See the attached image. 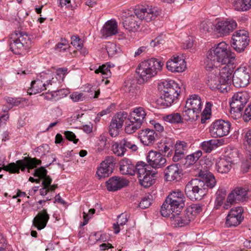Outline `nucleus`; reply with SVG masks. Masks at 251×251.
<instances>
[{
	"label": "nucleus",
	"mask_w": 251,
	"mask_h": 251,
	"mask_svg": "<svg viewBox=\"0 0 251 251\" xmlns=\"http://www.w3.org/2000/svg\"><path fill=\"white\" fill-rule=\"evenodd\" d=\"M235 60L234 53L225 42L219 43L207 51L204 62L205 69L206 71L215 69L218 74L223 84L221 92H226L229 88Z\"/></svg>",
	"instance_id": "nucleus-1"
},
{
	"label": "nucleus",
	"mask_w": 251,
	"mask_h": 251,
	"mask_svg": "<svg viewBox=\"0 0 251 251\" xmlns=\"http://www.w3.org/2000/svg\"><path fill=\"white\" fill-rule=\"evenodd\" d=\"M161 13V9L156 6H147L136 8L133 13L128 12L124 15L123 26L129 31H136L139 29L142 22H150L155 20Z\"/></svg>",
	"instance_id": "nucleus-2"
},
{
	"label": "nucleus",
	"mask_w": 251,
	"mask_h": 251,
	"mask_svg": "<svg viewBox=\"0 0 251 251\" xmlns=\"http://www.w3.org/2000/svg\"><path fill=\"white\" fill-rule=\"evenodd\" d=\"M161 92V103L166 107L170 106L176 100L181 92L179 85L173 80H165L158 85Z\"/></svg>",
	"instance_id": "nucleus-3"
},
{
	"label": "nucleus",
	"mask_w": 251,
	"mask_h": 251,
	"mask_svg": "<svg viewBox=\"0 0 251 251\" xmlns=\"http://www.w3.org/2000/svg\"><path fill=\"white\" fill-rule=\"evenodd\" d=\"M185 198L183 193L180 190H176L167 197L163 204L161 209V215L165 217L171 215L172 212H180L184 206Z\"/></svg>",
	"instance_id": "nucleus-4"
},
{
	"label": "nucleus",
	"mask_w": 251,
	"mask_h": 251,
	"mask_svg": "<svg viewBox=\"0 0 251 251\" xmlns=\"http://www.w3.org/2000/svg\"><path fill=\"white\" fill-rule=\"evenodd\" d=\"M163 64L155 58H152L141 62L136 69V72L144 81L156 75L162 70Z\"/></svg>",
	"instance_id": "nucleus-5"
},
{
	"label": "nucleus",
	"mask_w": 251,
	"mask_h": 251,
	"mask_svg": "<svg viewBox=\"0 0 251 251\" xmlns=\"http://www.w3.org/2000/svg\"><path fill=\"white\" fill-rule=\"evenodd\" d=\"M9 44L13 52L20 54L30 47L31 40L25 32L15 31L9 35Z\"/></svg>",
	"instance_id": "nucleus-6"
},
{
	"label": "nucleus",
	"mask_w": 251,
	"mask_h": 251,
	"mask_svg": "<svg viewBox=\"0 0 251 251\" xmlns=\"http://www.w3.org/2000/svg\"><path fill=\"white\" fill-rule=\"evenodd\" d=\"M250 95L246 91H238L233 94L230 101L231 117L238 119L242 116V111L250 99Z\"/></svg>",
	"instance_id": "nucleus-7"
},
{
	"label": "nucleus",
	"mask_w": 251,
	"mask_h": 251,
	"mask_svg": "<svg viewBox=\"0 0 251 251\" xmlns=\"http://www.w3.org/2000/svg\"><path fill=\"white\" fill-rule=\"evenodd\" d=\"M146 114L145 109L142 107L134 108L126 122L125 132L131 134L139 129L144 122Z\"/></svg>",
	"instance_id": "nucleus-8"
},
{
	"label": "nucleus",
	"mask_w": 251,
	"mask_h": 251,
	"mask_svg": "<svg viewBox=\"0 0 251 251\" xmlns=\"http://www.w3.org/2000/svg\"><path fill=\"white\" fill-rule=\"evenodd\" d=\"M41 164V161L36 158L25 157L23 160H19L16 163H11L7 166L3 165L2 168L0 167V172L3 169L11 173H19L20 169L24 171L25 168H27L28 172H29L30 169H32Z\"/></svg>",
	"instance_id": "nucleus-9"
},
{
	"label": "nucleus",
	"mask_w": 251,
	"mask_h": 251,
	"mask_svg": "<svg viewBox=\"0 0 251 251\" xmlns=\"http://www.w3.org/2000/svg\"><path fill=\"white\" fill-rule=\"evenodd\" d=\"M185 193L192 201L200 200L206 193L205 184L201 178L192 179L186 185Z\"/></svg>",
	"instance_id": "nucleus-10"
},
{
	"label": "nucleus",
	"mask_w": 251,
	"mask_h": 251,
	"mask_svg": "<svg viewBox=\"0 0 251 251\" xmlns=\"http://www.w3.org/2000/svg\"><path fill=\"white\" fill-rule=\"evenodd\" d=\"M40 78L31 82V87L27 91L28 94L32 95L39 93L46 89V86L49 87V85H56L58 83L57 78L51 77L50 74L42 73Z\"/></svg>",
	"instance_id": "nucleus-11"
},
{
	"label": "nucleus",
	"mask_w": 251,
	"mask_h": 251,
	"mask_svg": "<svg viewBox=\"0 0 251 251\" xmlns=\"http://www.w3.org/2000/svg\"><path fill=\"white\" fill-rule=\"evenodd\" d=\"M248 32L245 30H238L232 36L231 46L237 52H243L249 44Z\"/></svg>",
	"instance_id": "nucleus-12"
},
{
	"label": "nucleus",
	"mask_w": 251,
	"mask_h": 251,
	"mask_svg": "<svg viewBox=\"0 0 251 251\" xmlns=\"http://www.w3.org/2000/svg\"><path fill=\"white\" fill-rule=\"evenodd\" d=\"M230 127L231 125L228 121L218 120L212 123L209 128V131L213 137H222L228 134Z\"/></svg>",
	"instance_id": "nucleus-13"
},
{
	"label": "nucleus",
	"mask_w": 251,
	"mask_h": 251,
	"mask_svg": "<svg viewBox=\"0 0 251 251\" xmlns=\"http://www.w3.org/2000/svg\"><path fill=\"white\" fill-rule=\"evenodd\" d=\"M250 78V75L248 69L245 66L240 67L233 74V84L237 88L244 87L249 83Z\"/></svg>",
	"instance_id": "nucleus-14"
},
{
	"label": "nucleus",
	"mask_w": 251,
	"mask_h": 251,
	"mask_svg": "<svg viewBox=\"0 0 251 251\" xmlns=\"http://www.w3.org/2000/svg\"><path fill=\"white\" fill-rule=\"evenodd\" d=\"M247 198V190L242 187H237L228 195L224 204V208L227 209L237 201H242Z\"/></svg>",
	"instance_id": "nucleus-15"
},
{
	"label": "nucleus",
	"mask_w": 251,
	"mask_h": 251,
	"mask_svg": "<svg viewBox=\"0 0 251 251\" xmlns=\"http://www.w3.org/2000/svg\"><path fill=\"white\" fill-rule=\"evenodd\" d=\"M237 27L236 22L231 19L219 21L214 25V30L222 36L229 35Z\"/></svg>",
	"instance_id": "nucleus-16"
},
{
	"label": "nucleus",
	"mask_w": 251,
	"mask_h": 251,
	"mask_svg": "<svg viewBox=\"0 0 251 251\" xmlns=\"http://www.w3.org/2000/svg\"><path fill=\"white\" fill-rule=\"evenodd\" d=\"M127 117V113L125 111L118 112L114 116L109 127V132L112 137L118 134L119 130L122 127Z\"/></svg>",
	"instance_id": "nucleus-17"
},
{
	"label": "nucleus",
	"mask_w": 251,
	"mask_h": 251,
	"mask_svg": "<svg viewBox=\"0 0 251 251\" xmlns=\"http://www.w3.org/2000/svg\"><path fill=\"white\" fill-rule=\"evenodd\" d=\"M115 159L111 156H107L98 168L97 175L101 178L108 176L113 172Z\"/></svg>",
	"instance_id": "nucleus-18"
},
{
	"label": "nucleus",
	"mask_w": 251,
	"mask_h": 251,
	"mask_svg": "<svg viewBox=\"0 0 251 251\" xmlns=\"http://www.w3.org/2000/svg\"><path fill=\"white\" fill-rule=\"evenodd\" d=\"M243 209L242 207H236L232 208L226 217V224L228 227L236 226L242 221V217Z\"/></svg>",
	"instance_id": "nucleus-19"
},
{
	"label": "nucleus",
	"mask_w": 251,
	"mask_h": 251,
	"mask_svg": "<svg viewBox=\"0 0 251 251\" xmlns=\"http://www.w3.org/2000/svg\"><path fill=\"white\" fill-rule=\"evenodd\" d=\"M167 69L172 73H181L186 69L185 60L178 56L170 58L166 63Z\"/></svg>",
	"instance_id": "nucleus-20"
},
{
	"label": "nucleus",
	"mask_w": 251,
	"mask_h": 251,
	"mask_svg": "<svg viewBox=\"0 0 251 251\" xmlns=\"http://www.w3.org/2000/svg\"><path fill=\"white\" fill-rule=\"evenodd\" d=\"M149 165L153 168H161L165 166L166 159L163 155L156 151H150L147 157Z\"/></svg>",
	"instance_id": "nucleus-21"
},
{
	"label": "nucleus",
	"mask_w": 251,
	"mask_h": 251,
	"mask_svg": "<svg viewBox=\"0 0 251 251\" xmlns=\"http://www.w3.org/2000/svg\"><path fill=\"white\" fill-rule=\"evenodd\" d=\"M129 181L123 177L113 176L106 182L108 191L115 192L126 186Z\"/></svg>",
	"instance_id": "nucleus-22"
},
{
	"label": "nucleus",
	"mask_w": 251,
	"mask_h": 251,
	"mask_svg": "<svg viewBox=\"0 0 251 251\" xmlns=\"http://www.w3.org/2000/svg\"><path fill=\"white\" fill-rule=\"evenodd\" d=\"M157 134L153 129L146 128L139 131L138 138L141 142L145 146H151L154 144Z\"/></svg>",
	"instance_id": "nucleus-23"
},
{
	"label": "nucleus",
	"mask_w": 251,
	"mask_h": 251,
	"mask_svg": "<svg viewBox=\"0 0 251 251\" xmlns=\"http://www.w3.org/2000/svg\"><path fill=\"white\" fill-rule=\"evenodd\" d=\"M179 213L172 212L171 215L169 216L175 226L182 227L187 225L190 222L193 220V216H189L186 213L183 215H179Z\"/></svg>",
	"instance_id": "nucleus-24"
},
{
	"label": "nucleus",
	"mask_w": 251,
	"mask_h": 251,
	"mask_svg": "<svg viewBox=\"0 0 251 251\" xmlns=\"http://www.w3.org/2000/svg\"><path fill=\"white\" fill-rule=\"evenodd\" d=\"M207 84L212 90H218L221 92V87H223V84L221 79L217 74V72L213 69V71H207Z\"/></svg>",
	"instance_id": "nucleus-25"
},
{
	"label": "nucleus",
	"mask_w": 251,
	"mask_h": 251,
	"mask_svg": "<svg viewBox=\"0 0 251 251\" xmlns=\"http://www.w3.org/2000/svg\"><path fill=\"white\" fill-rule=\"evenodd\" d=\"M181 171L177 164L168 166L165 170V177L167 181L178 180L181 178Z\"/></svg>",
	"instance_id": "nucleus-26"
},
{
	"label": "nucleus",
	"mask_w": 251,
	"mask_h": 251,
	"mask_svg": "<svg viewBox=\"0 0 251 251\" xmlns=\"http://www.w3.org/2000/svg\"><path fill=\"white\" fill-rule=\"evenodd\" d=\"M102 36L107 37L118 33V25L115 20H110L106 22L100 30Z\"/></svg>",
	"instance_id": "nucleus-27"
},
{
	"label": "nucleus",
	"mask_w": 251,
	"mask_h": 251,
	"mask_svg": "<svg viewBox=\"0 0 251 251\" xmlns=\"http://www.w3.org/2000/svg\"><path fill=\"white\" fill-rule=\"evenodd\" d=\"M49 219V215L47 210L44 209L42 212L34 217L33 220V225L38 229L41 230L45 227Z\"/></svg>",
	"instance_id": "nucleus-28"
},
{
	"label": "nucleus",
	"mask_w": 251,
	"mask_h": 251,
	"mask_svg": "<svg viewBox=\"0 0 251 251\" xmlns=\"http://www.w3.org/2000/svg\"><path fill=\"white\" fill-rule=\"evenodd\" d=\"M199 177L202 179L201 180L205 184V189L206 190L207 188H212L216 184V181L213 175L207 171H201L199 173Z\"/></svg>",
	"instance_id": "nucleus-29"
},
{
	"label": "nucleus",
	"mask_w": 251,
	"mask_h": 251,
	"mask_svg": "<svg viewBox=\"0 0 251 251\" xmlns=\"http://www.w3.org/2000/svg\"><path fill=\"white\" fill-rule=\"evenodd\" d=\"M119 169L123 175L133 176L135 174V166L132 164L130 160L126 158H123L120 162Z\"/></svg>",
	"instance_id": "nucleus-30"
},
{
	"label": "nucleus",
	"mask_w": 251,
	"mask_h": 251,
	"mask_svg": "<svg viewBox=\"0 0 251 251\" xmlns=\"http://www.w3.org/2000/svg\"><path fill=\"white\" fill-rule=\"evenodd\" d=\"M185 108H191L201 112L202 102L200 97L195 94L190 96L186 102Z\"/></svg>",
	"instance_id": "nucleus-31"
},
{
	"label": "nucleus",
	"mask_w": 251,
	"mask_h": 251,
	"mask_svg": "<svg viewBox=\"0 0 251 251\" xmlns=\"http://www.w3.org/2000/svg\"><path fill=\"white\" fill-rule=\"evenodd\" d=\"M216 166L218 172L227 173L231 168V162L230 158H222L217 161Z\"/></svg>",
	"instance_id": "nucleus-32"
},
{
	"label": "nucleus",
	"mask_w": 251,
	"mask_h": 251,
	"mask_svg": "<svg viewBox=\"0 0 251 251\" xmlns=\"http://www.w3.org/2000/svg\"><path fill=\"white\" fill-rule=\"evenodd\" d=\"M47 171L45 168L41 167L36 169L33 174L34 176H38L43 179L42 184L44 186L49 187L51 183V178L47 175Z\"/></svg>",
	"instance_id": "nucleus-33"
},
{
	"label": "nucleus",
	"mask_w": 251,
	"mask_h": 251,
	"mask_svg": "<svg viewBox=\"0 0 251 251\" xmlns=\"http://www.w3.org/2000/svg\"><path fill=\"white\" fill-rule=\"evenodd\" d=\"M156 172L153 171L146 174L139 180L140 184L143 187L147 188L152 185L154 182Z\"/></svg>",
	"instance_id": "nucleus-34"
},
{
	"label": "nucleus",
	"mask_w": 251,
	"mask_h": 251,
	"mask_svg": "<svg viewBox=\"0 0 251 251\" xmlns=\"http://www.w3.org/2000/svg\"><path fill=\"white\" fill-rule=\"evenodd\" d=\"M201 112L191 108H185L183 111V117L187 121H196Z\"/></svg>",
	"instance_id": "nucleus-35"
},
{
	"label": "nucleus",
	"mask_w": 251,
	"mask_h": 251,
	"mask_svg": "<svg viewBox=\"0 0 251 251\" xmlns=\"http://www.w3.org/2000/svg\"><path fill=\"white\" fill-rule=\"evenodd\" d=\"M135 168V174L137 175L138 179H140V177H142L146 174L150 173L152 170L148 169L149 168V166L145 162H138Z\"/></svg>",
	"instance_id": "nucleus-36"
},
{
	"label": "nucleus",
	"mask_w": 251,
	"mask_h": 251,
	"mask_svg": "<svg viewBox=\"0 0 251 251\" xmlns=\"http://www.w3.org/2000/svg\"><path fill=\"white\" fill-rule=\"evenodd\" d=\"M101 50L103 51H106L109 56L114 55L117 53L121 51V49L117 45L112 42H107L104 47H102Z\"/></svg>",
	"instance_id": "nucleus-37"
},
{
	"label": "nucleus",
	"mask_w": 251,
	"mask_h": 251,
	"mask_svg": "<svg viewBox=\"0 0 251 251\" xmlns=\"http://www.w3.org/2000/svg\"><path fill=\"white\" fill-rule=\"evenodd\" d=\"M128 217L127 214L122 213L118 217L117 223L113 224L114 233L118 234L119 233L120 231V226L126 225Z\"/></svg>",
	"instance_id": "nucleus-38"
},
{
	"label": "nucleus",
	"mask_w": 251,
	"mask_h": 251,
	"mask_svg": "<svg viewBox=\"0 0 251 251\" xmlns=\"http://www.w3.org/2000/svg\"><path fill=\"white\" fill-rule=\"evenodd\" d=\"M234 6L237 11H247L251 8V0H237Z\"/></svg>",
	"instance_id": "nucleus-39"
},
{
	"label": "nucleus",
	"mask_w": 251,
	"mask_h": 251,
	"mask_svg": "<svg viewBox=\"0 0 251 251\" xmlns=\"http://www.w3.org/2000/svg\"><path fill=\"white\" fill-rule=\"evenodd\" d=\"M163 119L166 122L171 124H179L183 122V118L178 113H174L164 116Z\"/></svg>",
	"instance_id": "nucleus-40"
},
{
	"label": "nucleus",
	"mask_w": 251,
	"mask_h": 251,
	"mask_svg": "<svg viewBox=\"0 0 251 251\" xmlns=\"http://www.w3.org/2000/svg\"><path fill=\"white\" fill-rule=\"evenodd\" d=\"M219 140H210L201 143V149L206 152H210L215 148L218 147Z\"/></svg>",
	"instance_id": "nucleus-41"
},
{
	"label": "nucleus",
	"mask_w": 251,
	"mask_h": 251,
	"mask_svg": "<svg viewBox=\"0 0 251 251\" xmlns=\"http://www.w3.org/2000/svg\"><path fill=\"white\" fill-rule=\"evenodd\" d=\"M202 210V206L200 204H193L187 208L186 212L189 216H193V220L195 217L201 212Z\"/></svg>",
	"instance_id": "nucleus-42"
},
{
	"label": "nucleus",
	"mask_w": 251,
	"mask_h": 251,
	"mask_svg": "<svg viewBox=\"0 0 251 251\" xmlns=\"http://www.w3.org/2000/svg\"><path fill=\"white\" fill-rule=\"evenodd\" d=\"M226 191L223 189L218 190L216 193V198L215 201V207L218 208L223 204L226 196Z\"/></svg>",
	"instance_id": "nucleus-43"
},
{
	"label": "nucleus",
	"mask_w": 251,
	"mask_h": 251,
	"mask_svg": "<svg viewBox=\"0 0 251 251\" xmlns=\"http://www.w3.org/2000/svg\"><path fill=\"white\" fill-rule=\"evenodd\" d=\"M96 74H101L103 78H107L111 76V73L110 70V66L106 65L99 66L98 68L95 70Z\"/></svg>",
	"instance_id": "nucleus-44"
},
{
	"label": "nucleus",
	"mask_w": 251,
	"mask_h": 251,
	"mask_svg": "<svg viewBox=\"0 0 251 251\" xmlns=\"http://www.w3.org/2000/svg\"><path fill=\"white\" fill-rule=\"evenodd\" d=\"M212 103L208 102L206 103L205 107L201 114V123L204 124L209 119L211 116Z\"/></svg>",
	"instance_id": "nucleus-45"
},
{
	"label": "nucleus",
	"mask_w": 251,
	"mask_h": 251,
	"mask_svg": "<svg viewBox=\"0 0 251 251\" xmlns=\"http://www.w3.org/2000/svg\"><path fill=\"white\" fill-rule=\"evenodd\" d=\"M106 137L104 134H101L97 141L96 147L98 151H104L106 148Z\"/></svg>",
	"instance_id": "nucleus-46"
},
{
	"label": "nucleus",
	"mask_w": 251,
	"mask_h": 251,
	"mask_svg": "<svg viewBox=\"0 0 251 251\" xmlns=\"http://www.w3.org/2000/svg\"><path fill=\"white\" fill-rule=\"evenodd\" d=\"M112 148L114 153L119 156H123L126 151V150L124 148V146L122 145V143L120 141L119 142L115 143L112 145Z\"/></svg>",
	"instance_id": "nucleus-47"
},
{
	"label": "nucleus",
	"mask_w": 251,
	"mask_h": 251,
	"mask_svg": "<svg viewBox=\"0 0 251 251\" xmlns=\"http://www.w3.org/2000/svg\"><path fill=\"white\" fill-rule=\"evenodd\" d=\"M58 83L57 85H52L51 86L50 85V87L49 86L50 90H51V91L48 92L45 94H43L42 95L44 96V98L48 100H54L56 101V98L55 96V93L54 91V89L57 88L59 85V81L58 80Z\"/></svg>",
	"instance_id": "nucleus-48"
},
{
	"label": "nucleus",
	"mask_w": 251,
	"mask_h": 251,
	"mask_svg": "<svg viewBox=\"0 0 251 251\" xmlns=\"http://www.w3.org/2000/svg\"><path fill=\"white\" fill-rule=\"evenodd\" d=\"M70 48L68 41L66 39H61V42L56 44L55 50L59 52H64Z\"/></svg>",
	"instance_id": "nucleus-49"
},
{
	"label": "nucleus",
	"mask_w": 251,
	"mask_h": 251,
	"mask_svg": "<svg viewBox=\"0 0 251 251\" xmlns=\"http://www.w3.org/2000/svg\"><path fill=\"white\" fill-rule=\"evenodd\" d=\"M122 145L124 146V148L126 150L128 148L132 151H136L138 150L137 146L132 143V142L128 138H124L120 141Z\"/></svg>",
	"instance_id": "nucleus-50"
},
{
	"label": "nucleus",
	"mask_w": 251,
	"mask_h": 251,
	"mask_svg": "<svg viewBox=\"0 0 251 251\" xmlns=\"http://www.w3.org/2000/svg\"><path fill=\"white\" fill-rule=\"evenodd\" d=\"M136 84L129 81L126 82L123 89L125 93L133 95L136 91Z\"/></svg>",
	"instance_id": "nucleus-51"
},
{
	"label": "nucleus",
	"mask_w": 251,
	"mask_h": 251,
	"mask_svg": "<svg viewBox=\"0 0 251 251\" xmlns=\"http://www.w3.org/2000/svg\"><path fill=\"white\" fill-rule=\"evenodd\" d=\"M152 196L147 195L144 197L139 203V207L142 209L148 208L151 203Z\"/></svg>",
	"instance_id": "nucleus-52"
},
{
	"label": "nucleus",
	"mask_w": 251,
	"mask_h": 251,
	"mask_svg": "<svg viewBox=\"0 0 251 251\" xmlns=\"http://www.w3.org/2000/svg\"><path fill=\"white\" fill-rule=\"evenodd\" d=\"M188 144L184 141H177L175 145L176 151H178L185 153L187 150Z\"/></svg>",
	"instance_id": "nucleus-53"
},
{
	"label": "nucleus",
	"mask_w": 251,
	"mask_h": 251,
	"mask_svg": "<svg viewBox=\"0 0 251 251\" xmlns=\"http://www.w3.org/2000/svg\"><path fill=\"white\" fill-rule=\"evenodd\" d=\"M212 25L213 24L210 20H204L201 23L200 29L201 32L206 33L210 31Z\"/></svg>",
	"instance_id": "nucleus-54"
},
{
	"label": "nucleus",
	"mask_w": 251,
	"mask_h": 251,
	"mask_svg": "<svg viewBox=\"0 0 251 251\" xmlns=\"http://www.w3.org/2000/svg\"><path fill=\"white\" fill-rule=\"evenodd\" d=\"M71 44L76 49H81L83 46V41L77 36L74 35L71 37Z\"/></svg>",
	"instance_id": "nucleus-55"
},
{
	"label": "nucleus",
	"mask_w": 251,
	"mask_h": 251,
	"mask_svg": "<svg viewBox=\"0 0 251 251\" xmlns=\"http://www.w3.org/2000/svg\"><path fill=\"white\" fill-rule=\"evenodd\" d=\"M70 99L74 102H78L83 100L86 96L82 93L75 92L70 95Z\"/></svg>",
	"instance_id": "nucleus-56"
},
{
	"label": "nucleus",
	"mask_w": 251,
	"mask_h": 251,
	"mask_svg": "<svg viewBox=\"0 0 251 251\" xmlns=\"http://www.w3.org/2000/svg\"><path fill=\"white\" fill-rule=\"evenodd\" d=\"M55 93V96L56 98V100H59L62 98L66 96L68 93V90L67 89H60L59 90H55L54 89Z\"/></svg>",
	"instance_id": "nucleus-57"
},
{
	"label": "nucleus",
	"mask_w": 251,
	"mask_h": 251,
	"mask_svg": "<svg viewBox=\"0 0 251 251\" xmlns=\"http://www.w3.org/2000/svg\"><path fill=\"white\" fill-rule=\"evenodd\" d=\"M64 134L67 139L70 141L73 142L74 143L76 144L78 141V139L76 138L75 134L72 131H65Z\"/></svg>",
	"instance_id": "nucleus-58"
},
{
	"label": "nucleus",
	"mask_w": 251,
	"mask_h": 251,
	"mask_svg": "<svg viewBox=\"0 0 251 251\" xmlns=\"http://www.w3.org/2000/svg\"><path fill=\"white\" fill-rule=\"evenodd\" d=\"M243 119L245 122L251 121V103L249 104L245 110Z\"/></svg>",
	"instance_id": "nucleus-59"
},
{
	"label": "nucleus",
	"mask_w": 251,
	"mask_h": 251,
	"mask_svg": "<svg viewBox=\"0 0 251 251\" xmlns=\"http://www.w3.org/2000/svg\"><path fill=\"white\" fill-rule=\"evenodd\" d=\"M22 100V99L20 98L14 99L10 97L5 98L6 101L11 104L12 106L19 105L21 103Z\"/></svg>",
	"instance_id": "nucleus-60"
},
{
	"label": "nucleus",
	"mask_w": 251,
	"mask_h": 251,
	"mask_svg": "<svg viewBox=\"0 0 251 251\" xmlns=\"http://www.w3.org/2000/svg\"><path fill=\"white\" fill-rule=\"evenodd\" d=\"M184 160H185L184 165L187 167L194 164L197 161L192 154L187 155Z\"/></svg>",
	"instance_id": "nucleus-61"
},
{
	"label": "nucleus",
	"mask_w": 251,
	"mask_h": 251,
	"mask_svg": "<svg viewBox=\"0 0 251 251\" xmlns=\"http://www.w3.org/2000/svg\"><path fill=\"white\" fill-rule=\"evenodd\" d=\"M67 74V69L65 68H59L56 70V75L61 78L63 80Z\"/></svg>",
	"instance_id": "nucleus-62"
},
{
	"label": "nucleus",
	"mask_w": 251,
	"mask_h": 251,
	"mask_svg": "<svg viewBox=\"0 0 251 251\" xmlns=\"http://www.w3.org/2000/svg\"><path fill=\"white\" fill-rule=\"evenodd\" d=\"M193 45V40L191 37L188 38L183 43V48L185 49L191 48Z\"/></svg>",
	"instance_id": "nucleus-63"
},
{
	"label": "nucleus",
	"mask_w": 251,
	"mask_h": 251,
	"mask_svg": "<svg viewBox=\"0 0 251 251\" xmlns=\"http://www.w3.org/2000/svg\"><path fill=\"white\" fill-rule=\"evenodd\" d=\"M151 123L157 131L162 132L164 131V126L160 123L154 121H151Z\"/></svg>",
	"instance_id": "nucleus-64"
}]
</instances>
